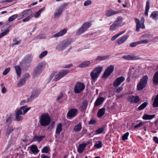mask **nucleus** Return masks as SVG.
Returning a JSON list of instances; mask_svg holds the SVG:
<instances>
[{
    "mask_svg": "<svg viewBox=\"0 0 158 158\" xmlns=\"http://www.w3.org/2000/svg\"><path fill=\"white\" fill-rule=\"evenodd\" d=\"M152 82L153 84L156 85H158V71L156 72L154 74Z\"/></svg>",
    "mask_w": 158,
    "mask_h": 158,
    "instance_id": "obj_21",
    "label": "nucleus"
},
{
    "mask_svg": "<svg viewBox=\"0 0 158 158\" xmlns=\"http://www.w3.org/2000/svg\"><path fill=\"white\" fill-rule=\"evenodd\" d=\"M103 67L98 66L95 68L91 72L90 76L92 79V81H96L101 73L102 71Z\"/></svg>",
    "mask_w": 158,
    "mask_h": 158,
    "instance_id": "obj_2",
    "label": "nucleus"
},
{
    "mask_svg": "<svg viewBox=\"0 0 158 158\" xmlns=\"http://www.w3.org/2000/svg\"><path fill=\"white\" fill-rule=\"evenodd\" d=\"M9 31V30L7 29L0 34V38L6 35Z\"/></svg>",
    "mask_w": 158,
    "mask_h": 158,
    "instance_id": "obj_46",
    "label": "nucleus"
},
{
    "mask_svg": "<svg viewBox=\"0 0 158 158\" xmlns=\"http://www.w3.org/2000/svg\"><path fill=\"white\" fill-rule=\"evenodd\" d=\"M148 104V103L147 102H145L143 103L141 105H140L139 107H138V110H142L144 109L146 106H147Z\"/></svg>",
    "mask_w": 158,
    "mask_h": 158,
    "instance_id": "obj_42",
    "label": "nucleus"
},
{
    "mask_svg": "<svg viewBox=\"0 0 158 158\" xmlns=\"http://www.w3.org/2000/svg\"><path fill=\"white\" fill-rule=\"evenodd\" d=\"M45 137V136H38L35 135L33 138V140L34 141H37L38 142H41Z\"/></svg>",
    "mask_w": 158,
    "mask_h": 158,
    "instance_id": "obj_23",
    "label": "nucleus"
},
{
    "mask_svg": "<svg viewBox=\"0 0 158 158\" xmlns=\"http://www.w3.org/2000/svg\"><path fill=\"white\" fill-rule=\"evenodd\" d=\"M40 13L39 11L36 12L35 14V18L38 17L40 14Z\"/></svg>",
    "mask_w": 158,
    "mask_h": 158,
    "instance_id": "obj_61",
    "label": "nucleus"
},
{
    "mask_svg": "<svg viewBox=\"0 0 158 158\" xmlns=\"http://www.w3.org/2000/svg\"><path fill=\"white\" fill-rule=\"evenodd\" d=\"M48 52L46 51H45L43 52H42L39 56V57L40 58H43L47 54Z\"/></svg>",
    "mask_w": 158,
    "mask_h": 158,
    "instance_id": "obj_44",
    "label": "nucleus"
},
{
    "mask_svg": "<svg viewBox=\"0 0 158 158\" xmlns=\"http://www.w3.org/2000/svg\"><path fill=\"white\" fill-rule=\"evenodd\" d=\"M81 123H79L78 124L75 125L73 130L76 132H79L81 130Z\"/></svg>",
    "mask_w": 158,
    "mask_h": 158,
    "instance_id": "obj_30",
    "label": "nucleus"
},
{
    "mask_svg": "<svg viewBox=\"0 0 158 158\" xmlns=\"http://www.w3.org/2000/svg\"><path fill=\"white\" fill-rule=\"evenodd\" d=\"M67 29H64L58 33L55 34L53 35V37H57L62 36L64 35L67 32Z\"/></svg>",
    "mask_w": 158,
    "mask_h": 158,
    "instance_id": "obj_20",
    "label": "nucleus"
},
{
    "mask_svg": "<svg viewBox=\"0 0 158 158\" xmlns=\"http://www.w3.org/2000/svg\"><path fill=\"white\" fill-rule=\"evenodd\" d=\"M63 93H60V94L58 96L56 100L58 102V101L61 98H62L63 96Z\"/></svg>",
    "mask_w": 158,
    "mask_h": 158,
    "instance_id": "obj_58",
    "label": "nucleus"
},
{
    "mask_svg": "<svg viewBox=\"0 0 158 158\" xmlns=\"http://www.w3.org/2000/svg\"><path fill=\"white\" fill-rule=\"evenodd\" d=\"M123 89V87L120 86L118 88L116 91V93H119L122 91Z\"/></svg>",
    "mask_w": 158,
    "mask_h": 158,
    "instance_id": "obj_59",
    "label": "nucleus"
},
{
    "mask_svg": "<svg viewBox=\"0 0 158 158\" xmlns=\"http://www.w3.org/2000/svg\"><path fill=\"white\" fill-rule=\"evenodd\" d=\"M145 123L140 122L138 124L135 126L134 128H137V127H141L143 125H145Z\"/></svg>",
    "mask_w": 158,
    "mask_h": 158,
    "instance_id": "obj_55",
    "label": "nucleus"
},
{
    "mask_svg": "<svg viewBox=\"0 0 158 158\" xmlns=\"http://www.w3.org/2000/svg\"><path fill=\"white\" fill-rule=\"evenodd\" d=\"M94 146L97 148H100L102 146V143L101 141H98L96 142Z\"/></svg>",
    "mask_w": 158,
    "mask_h": 158,
    "instance_id": "obj_40",
    "label": "nucleus"
},
{
    "mask_svg": "<svg viewBox=\"0 0 158 158\" xmlns=\"http://www.w3.org/2000/svg\"><path fill=\"white\" fill-rule=\"evenodd\" d=\"M62 130V125L61 123L57 124L55 131V133L56 134H59L60 133Z\"/></svg>",
    "mask_w": 158,
    "mask_h": 158,
    "instance_id": "obj_29",
    "label": "nucleus"
},
{
    "mask_svg": "<svg viewBox=\"0 0 158 158\" xmlns=\"http://www.w3.org/2000/svg\"><path fill=\"white\" fill-rule=\"evenodd\" d=\"M30 17L28 16L27 17L23 19V22H28L30 20Z\"/></svg>",
    "mask_w": 158,
    "mask_h": 158,
    "instance_id": "obj_62",
    "label": "nucleus"
},
{
    "mask_svg": "<svg viewBox=\"0 0 158 158\" xmlns=\"http://www.w3.org/2000/svg\"><path fill=\"white\" fill-rule=\"evenodd\" d=\"M122 58L127 60H136L139 59L138 56H135L133 54L123 56Z\"/></svg>",
    "mask_w": 158,
    "mask_h": 158,
    "instance_id": "obj_16",
    "label": "nucleus"
},
{
    "mask_svg": "<svg viewBox=\"0 0 158 158\" xmlns=\"http://www.w3.org/2000/svg\"><path fill=\"white\" fill-rule=\"evenodd\" d=\"M129 133L127 132L124 134L122 137V139L123 140H125L128 139V137L129 135Z\"/></svg>",
    "mask_w": 158,
    "mask_h": 158,
    "instance_id": "obj_45",
    "label": "nucleus"
},
{
    "mask_svg": "<svg viewBox=\"0 0 158 158\" xmlns=\"http://www.w3.org/2000/svg\"><path fill=\"white\" fill-rule=\"evenodd\" d=\"M69 41H64L58 44L56 47V49L59 51H62L70 44Z\"/></svg>",
    "mask_w": 158,
    "mask_h": 158,
    "instance_id": "obj_9",
    "label": "nucleus"
},
{
    "mask_svg": "<svg viewBox=\"0 0 158 158\" xmlns=\"http://www.w3.org/2000/svg\"><path fill=\"white\" fill-rule=\"evenodd\" d=\"M148 1L146 2V5L145 9V15L146 16H148Z\"/></svg>",
    "mask_w": 158,
    "mask_h": 158,
    "instance_id": "obj_56",
    "label": "nucleus"
},
{
    "mask_svg": "<svg viewBox=\"0 0 158 158\" xmlns=\"http://www.w3.org/2000/svg\"><path fill=\"white\" fill-rule=\"evenodd\" d=\"M145 123L140 122L138 124L135 126L134 128H137V127H141L143 125H145Z\"/></svg>",
    "mask_w": 158,
    "mask_h": 158,
    "instance_id": "obj_53",
    "label": "nucleus"
},
{
    "mask_svg": "<svg viewBox=\"0 0 158 158\" xmlns=\"http://www.w3.org/2000/svg\"><path fill=\"white\" fill-rule=\"evenodd\" d=\"M15 68L18 76L20 77L21 73L20 67L19 65L16 66L15 67Z\"/></svg>",
    "mask_w": 158,
    "mask_h": 158,
    "instance_id": "obj_35",
    "label": "nucleus"
},
{
    "mask_svg": "<svg viewBox=\"0 0 158 158\" xmlns=\"http://www.w3.org/2000/svg\"><path fill=\"white\" fill-rule=\"evenodd\" d=\"M14 43L12 44L13 46L18 44L20 42V41H17L16 38L14 39L13 40Z\"/></svg>",
    "mask_w": 158,
    "mask_h": 158,
    "instance_id": "obj_50",
    "label": "nucleus"
},
{
    "mask_svg": "<svg viewBox=\"0 0 158 158\" xmlns=\"http://www.w3.org/2000/svg\"><path fill=\"white\" fill-rule=\"evenodd\" d=\"M85 85L83 83L78 82L75 84L74 87V91L75 93H80L85 89Z\"/></svg>",
    "mask_w": 158,
    "mask_h": 158,
    "instance_id": "obj_7",
    "label": "nucleus"
},
{
    "mask_svg": "<svg viewBox=\"0 0 158 158\" xmlns=\"http://www.w3.org/2000/svg\"><path fill=\"white\" fill-rule=\"evenodd\" d=\"M98 60L97 59V57L96 58L92 60H91V62L92 63H94V64H96L98 63Z\"/></svg>",
    "mask_w": 158,
    "mask_h": 158,
    "instance_id": "obj_60",
    "label": "nucleus"
},
{
    "mask_svg": "<svg viewBox=\"0 0 158 158\" xmlns=\"http://www.w3.org/2000/svg\"><path fill=\"white\" fill-rule=\"evenodd\" d=\"M106 111V109L104 108H103L100 109L98 111L97 116L98 118L102 117L105 114Z\"/></svg>",
    "mask_w": 158,
    "mask_h": 158,
    "instance_id": "obj_24",
    "label": "nucleus"
},
{
    "mask_svg": "<svg viewBox=\"0 0 158 158\" xmlns=\"http://www.w3.org/2000/svg\"><path fill=\"white\" fill-rule=\"evenodd\" d=\"M32 12V10L31 9H27L23 11L19 16V19H21L27 16Z\"/></svg>",
    "mask_w": 158,
    "mask_h": 158,
    "instance_id": "obj_18",
    "label": "nucleus"
},
{
    "mask_svg": "<svg viewBox=\"0 0 158 158\" xmlns=\"http://www.w3.org/2000/svg\"><path fill=\"white\" fill-rule=\"evenodd\" d=\"M14 130V129L12 126H8L6 132V135L8 137L10 133L12 132Z\"/></svg>",
    "mask_w": 158,
    "mask_h": 158,
    "instance_id": "obj_28",
    "label": "nucleus"
},
{
    "mask_svg": "<svg viewBox=\"0 0 158 158\" xmlns=\"http://www.w3.org/2000/svg\"><path fill=\"white\" fill-rule=\"evenodd\" d=\"M114 67L112 65L109 66L105 71L102 77L106 78L109 76L114 70Z\"/></svg>",
    "mask_w": 158,
    "mask_h": 158,
    "instance_id": "obj_12",
    "label": "nucleus"
},
{
    "mask_svg": "<svg viewBox=\"0 0 158 158\" xmlns=\"http://www.w3.org/2000/svg\"><path fill=\"white\" fill-rule=\"evenodd\" d=\"M150 17L155 20H157L158 19V11H154L150 15Z\"/></svg>",
    "mask_w": 158,
    "mask_h": 158,
    "instance_id": "obj_31",
    "label": "nucleus"
},
{
    "mask_svg": "<svg viewBox=\"0 0 158 158\" xmlns=\"http://www.w3.org/2000/svg\"><path fill=\"white\" fill-rule=\"evenodd\" d=\"M18 16V15L17 14H15L12 15L10 17L8 21L9 22H11L13 21L15 19H16Z\"/></svg>",
    "mask_w": 158,
    "mask_h": 158,
    "instance_id": "obj_43",
    "label": "nucleus"
},
{
    "mask_svg": "<svg viewBox=\"0 0 158 158\" xmlns=\"http://www.w3.org/2000/svg\"><path fill=\"white\" fill-rule=\"evenodd\" d=\"M120 12L119 10H114L112 9H110L106 11L105 15L107 17H109L117 14Z\"/></svg>",
    "mask_w": 158,
    "mask_h": 158,
    "instance_id": "obj_17",
    "label": "nucleus"
},
{
    "mask_svg": "<svg viewBox=\"0 0 158 158\" xmlns=\"http://www.w3.org/2000/svg\"><path fill=\"white\" fill-rule=\"evenodd\" d=\"M152 105L154 107H158V94L156 95V98L154 99Z\"/></svg>",
    "mask_w": 158,
    "mask_h": 158,
    "instance_id": "obj_36",
    "label": "nucleus"
},
{
    "mask_svg": "<svg viewBox=\"0 0 158 158\" xmlns=\"http://www.w3.org/2000/svg\"><path fill=\"white\" fill-rule=\"evenodd\" d=\"M153 140L156 143H158V138L156 136L153 137Z\"/></svg>",
    "mask_w": 158,
    "mask_h": 158,
    "instance_id": "obj_64",
    "label": "nucleus"
},
{
    "mask_svg": "<svg viewBox=\"0 0 158 158\" xmlns=\"http://www.w3.org/2000/svg\"><path fill=\"white\" fill-rule=\"evenodd\" d=\"M109 57V56L106 55L104 56H97V59L99 61H101L108 59Z\"/></svg>",
    "mask_w": 158,
    "mask_h": 158,
    "instance_id": "obj_32",
    "label": "nucleus"
},
{
    "mask_svg": "<svg viewBox=\"0 0 158 158\" xmlns=\"http://www.w3.org/2000/svg\"><path fill=\"white\" fill-rule=\"evenodd\" d=\"M138 45V41L132 42L130 44V47L131 48H133L135 47Z\"/></svg>",
    "mask_w": 158,
    "mask_h": 158,
    "instance_id": "obj_49",
    "label": "nucleus"
},
{
    "mask_svg": "<svg viewBox=\"0 0 158 158\" xmlns=\"http://www.w3.org/2000/svg\"><path fill=\"white\" fill-rule=\"evenodd\" d=\"M129 35H126L117 40V43L121 45L124 43L129 38Z\"/></svg>",
    "mask_w": 158,
    "mask_h": 158,
    "instance_id": "obj_19",
    "label": "nucleus"
},
{
    "mask_svg": "<svg viewBox=\"0 0 158 158\" xmlns=\"http://www.w3.org/2000/svg\"><path fill=\"white\" fill-rule=\"evenodd\" d=\"M41 151L42 153H49L50 152V148L49 146H45L42 149Z\"/></svg>",
    "mask_w": 158,
    "mask_h": 158,
    "instance_id": "obj_37",
    "label": "nucleus"
},
{
    "mask_svg": "<svg viewBox=\"0 0 158 158\" xmlns=\"http://www.w3.org/2000/svg\"><path fill=\"white\" fill-rule=\"evenodd\" d=\"M143 118L144 120L148 119V115L144 114L143 116Z\"/></svg>",
    "mask_w": 158,
    "mask_h": 158,
    "instance_id": "obj_63",
    "label": "nucleus"
},
{
    "mask_svg": "<svg viewBox=\"0 0 158 158\" xmlns=\"http://www.w3.org/2000/svg\"><path fill=\"white\" fill-rule=\"evenodd\" d=\"M51 121V119L49 114L48 113H45L41 115L40 122L41 126L45 127L50 124Z\"/></svg>",
    "mask_w": 158,
    "mask_h": 158,
    "instance_id": "obj_3",
    "label": "nucleus"
},
{
    "mask_svg": "<svg viewBox=\"0 0 158 158\" xmlns=\"http://www.w3.org/2000/svg\"><path fill=\"white\" fill-rule=\"evenodd\" d=\"M92 2L90 0H87L84 3V5L85 6H87L88 5L91 4Z\"/></svg>",
    "mask_w": 158,
    "mask_h": 158,
    "instance_id": "obj_52",
    "label": "nucleus"
},
{
    "mask_svg": "<svg viewBox=\"0 0 158 158\" xmlns=\"http://www.w3.org/2000/svg\"><path fill=\"white\" fill-rule=\"evenodd\" d=\"M67 5L68 4L64 3L59 7L56 10V12L54 13V18H58Z\"/></svg>",
    "mask_w": 158,
    "mask_h": 158,
    "instance_id": "obj_11",
    "label": "nucleus"
},
{
    "mask_svg": "<svg viewBox=\"0 0 158 158\" xmlns=\"http://www.w3.org/2000/svg\"><path fill=\"white\" fill-rule=\"evenodd\" d=\"M30 150L33 153H37L39 152V150L38 149L37 146L35 145H33L31 146Z\"/></svg>",
    "mask_w": 158,
    "mask_h": 158,
    "instance_id": "obj_26",
    "label": "nucleus"
},
{
    "mask_svg": "<svg viewBox=\"0 0 158 158\" xmlns=\"http://www.w3.org/2000/svg\"><path fill=\"white\" fill-rule=\"evenodd\" d=\"M91 25L90 23H85L76 32V34L79 35L87 31Z\"/></svg>",
    "mask_w": 158,
    "mask_h": 158,
    "instance_id": "obj_8",
    "label": "nucleus"
},
{
    "mask_svg": "<svg viewBox=\"0 0 158 158\" xmlns=\"http://www.w3.org/2000/svg\"><path fill=\"white\" fill-rule=\"evenodd\" d=\"M69 70L68 69L62 70L57 75H56L54 80L55 81H57L62 78V77L67 75L69 73Z\"/></svg>",
    "mask_w": 158,
    "mask_h": 158,
    "instance_id": "obj_13",
    "label": "nucleus"
},
{
    "mask_svg": "<svg viewBox=\"0 0 158 158\" xmlns=\"http://www.w3.org/2000/svg\"><path fill=\"white\" fill-rule=\"evenodd\" d=\"M145 123L140 122L138 124L135 126L134 128H137V127H141L143 125H145Z\"/></svg>",
    "mask_w": 158,
    "mask_h": 158,
    "instance_id": "obj_54",
    "label": "nucleus"
},
{
    "mask_svg": "<svg viewBox=\"0 0 158 158\" xmlns=\"http://www.w3.org/2000/svg\"><path fill=\"white\" fill-rule=\"evenodd\" d=\"M25 83V80L23 78H21L20 81L18 82L17 84V85L18 87H21L23 86Z\"/></svg>",
    "mask_w": 158,
    "mask_h": 158,
    "instance_id": "obj_34",
    "label": "nucleus"
},
{
    "mask_svg": "<svg viewBox=\"0 0 158 158\" xmlns=\"http://www.w3.org/2000/svg\"><path fill=\"white\" fill-rule=\"evenodd\" d=\"M45 62H42L38 64L33 72V75L34 77H36L40 74L45 68Z\"/></svg>",
    "mask_w": 158,
    "mask_h": 158,
    "instance_id": "obj_5",
    "label": "nucleus"
},
{
    "mask_svg": "<svg viewBox=\"0 0 158 158\" xmlns=\"http://www.w3.org/2000/svg\"><path fill=\"white\" fill-rule=\"evenodd\" d=\"M126 31L125 30H124L120 32L119 33L116 34V35L113 36L111 38V40L112 41L114 40L116 38H117L118 36L120 35H122L123 33H124Z\"/></svg>",
    "mask_w": 158,
    "mask_h": 158,
    "instance_id": "obj_33",
    "label": "nucleus"
},
{
    "mask_svg": "<svg viewBox=\"0 0 158 158\" xmlns=\"http://www.w3.org/2000/svg\"><path fill=\"white\" fill-rule=\"evenodd\" d=\"M10 68H8L6 69L3 72V74L4 75H6L10 71Z\"/></svg>",
    "mask_w": 158,
    "mask_h": 158,
    "instance_id": "obj_57",
    "label": "nucleus"
},
{
    "mask_svg": "<svg viewBox=\"0 0 158 158\" xmlns=\"http://www.w3.org/2000/svg\"><path fill=\"white\" fill-rule=\"evenodd\" d=\"M125 80V78L123 76H121L116 79L113 82V85L114 87L119 86Z\"/></svg>",
    "mask_w": 158,
    "mask_h": 158,
    "instance_id": "obj_14",
    "label": "nucleus"
},
{
    "mask_svg": "<svg viewBox=\"0 0 158 158\" xmlns=\"http://www.w3.org/2000/svg\"><path fill=\"white\" fill-rule=\"evenodd\" d=\"M139 44H147L148 42V40H140L139 41H137Z\"/></svg>",
    "mask_w": 158,
    "mask_h": 158,
    "instance_id": "obj_48",
    "label": "nucleus"
},
{
    "mask_svg": "<svg viewBox=\"0 0 158 158\" xmlns=\"http://www.w3.org/2000/svg\"><path fill=\"white\" fill-rule=\"evenodd\" d=\"M39 94V93L38 90H34L32 92L31 98H34L37 97Z\"/></svg>",
    "mask_w": 158,
    "mask_h": 158,
    "instance_id": "obj_39",
    "label": "nucleus"
},
{
    "mask_svg": "<svg viewBox=\"0 0 158 158\" xmlns=\"http://www.w3.org/2000/svg\"><path fill=\"white\" fill-rule=\"evenodd\" d=\"M13 118V115L12 114H10L7 116V119H6V122L10 124L12 122V121Z\"/></svg>",
    "mask_w": 158,
    "mask_h": 158,
    "instance_id": "obj_38",
    "label": "nucleus"
},
{
    "mask_svg": "<svg viewBox=\"0 0 158 158\" xmlns=\"http://www.w3.org/2000/svg\"><path fill=\"white\" fill-rule=\"evenodd\" d=\"M86 145V144L85 143H82L79 145L78 148V152L79 153L82 152Z\"/></svg>",
    "mask_w": 158,
    "mask_h": 158,
    "instance_id": "obj_25",
    "label": "nucleus"
},
{
    "mask_svg": "<svg viewBox=\"0 0 158 158\" xmlns=\"http://www.w3.org/2000/svg\"><path fill=\"white\" fill-rule=\"evenodd\" d=\"M78 113V110L76 109H73L69 110L67 114L68 118L71 119L75 117Z\"/></svg>",
    "mask_w": 158,
    "mask_h": 158,
    "instance_id": "obj_15",
    "label": "nucleus"
},
{
    "mask_svg": "<svg viewBox=\"0 0 158 158\" xmlns=\"http://www.w3.org/2000/svg\"><path fill=\"white\" fill-rule=\"evenodd\" d=\"M104 130V127H102L98 128L96 130L95 134H99L103 132Z\"/></svg>",
    "mask_w": 158,
    "mask_h": 158,
    "instance_id": "obj_41",
    "label": "nucleus"
},
{
    "mask_svg": "<svg viewBox=\"0 0 158 158\" xmlns=\"http://www.w3.org/2000/svg\"><path fill=\"white\" fill-rule=\"evenodd\" d=\"M134 103H137L139 101L140 98L137 96H133Z\"/></svg>",
    "mask_w": 158,
    "mask_h": 158,
    "instance_id": "obj_47",
    "label": "nucleus"
},
{
    "mask_svg": "<svg viewBox=\"0 0 158 158\" xmlns=\"http://www.w3.org/2000/svg\"><path fill=\"white\" fill-rule=\"evenodd\" d=\"M123 22V18L120 16L118 17L112 24L110 26V30L114 31L117 30L122 25Z\"/></svg>",
    "mask_w": 158,
    "mask_h": 158,
    "instance_id": "obj_4",
    "label": "nucleus"
},
{
    "mask_svg": "<svg viewBox=\"0 0 158 158\" xmlns=\"http://www.w3.org/2000/svg\"><path fill=\"white\" fill-rule=\"evenodd\" d=\"M104 100V98L102 97L98 98L95 102L94 106H97L101 105L102 103Z\"/></svg>",
    "mask_w": 158,
    "mask_h": 158,
    "instance_id": "obj_22",
    "label": "nucleus"
},
{
    "mask_svg": "<svg viewBox=\"0 0 158 158\" xmlns=\"http://www.w3.org/2000/svg\"><path fill=\"white\" fill-rule=\"evenodd\" d=\"M30 108V107L27 108V106L21 107L20 109L18 110L15 113V120L17 121L22 120L23 117L21 115H24Z\"/></svg>",
    "mask_w": 158,
    "mask_h": 158,
    "instance_id": "obj_1",
    "label": "nucleus"
},
{
    "mask_svg": "<svg viewBox=\"0 0 158 158\" xmlns=\"http://www.w3.org/2000/svg\"><path fill=\"white\" fill-rule=\"evenodd\" d=\"M144 17H142L140 20L141 23H140L139 20L137 18L135 19V21L136 24V31L137 32L139 31L140 28H144L145 26L144 25Z\"/></svg>",
    "mask_w": 158,
    "mask_h": 158,
    "instance_id": "obj_10",
    "label": "nucleus"
},
{
    "mask_svg": "<svg viewBox=\"0 0 158 158\" xmlns=\"http://www.w3.org/2000/svg\"><path fill=\"white\" fill-rule=\"evenodd\" d=\"M91 64L89 61H84L82 62L79 66L80 68H84L89 66Z\"/></svg>",
    "mask_w": 158,
    "mask_h": 158,
    "instance_id": "obj_27",
    "label": "nucleus"
},
{
    "mask_svg": "<svg viewBox=\"0 0 158 158\" xmlns=\"http://www.w3.org/2000/svg\"><path fill=\"white\" fill-rule=\"evenodd\" d=\"M133 96H130L128 97V100L131 103H133Z\"/></svg>",
    "mask_w": 158,
    "mask_h": 158,
    "instance_id": "obj_51",
    "label": "nucleus"
},
{
    "mask_svg": "<svg viewBox=\"0 0 158 158\" xmlns=\"http://www.w3.org/2000/svg\"><path fill=\"white\" fill-rule=\"evenodd\" d=\"M148 79V76L145 75L143 76L140 80L139 82L137 85V89L138 91L142 90L146 87Z\"/></svg>",
    "mask_w": 158,
    "mask_h": 158,
    "instance_id": "obj_6",
    "label": "nucleus"
}]
</instances>
